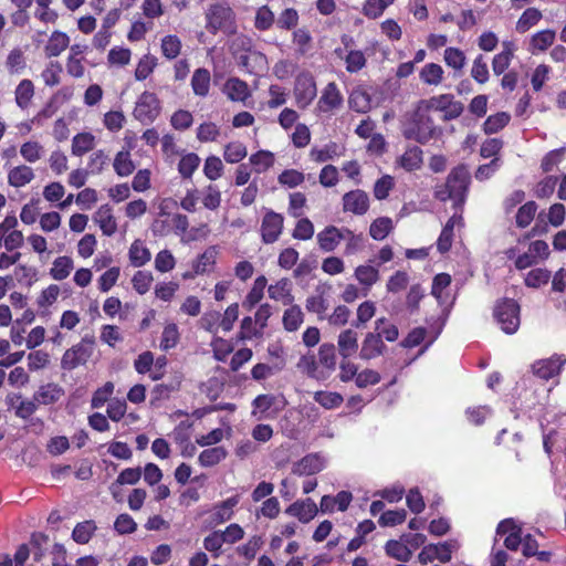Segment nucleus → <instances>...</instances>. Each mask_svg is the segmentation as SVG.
Wrapping results in <instances>:
<instances>
[{"mask_svg": "<svg viewBox=\"0 0 566 566\" xmlns=\"http://www.w3.org/2000/svg\"><path fill=\"white\" fill-rule=\"evenodd\" d=\"M193 93L198 96H207L210 87V73L207 69H197L191 78Z\"/></svg>", "mask_w": 566, "mask_h": 566, "instance_id": "obj_25", "label": "nucleus"}, {"mask_svg": "<svg viewBox=\"0 0 566 566\" xmlns=\"http://www.w3.org/2000/svg\"><path fill=\"white\" fill-rule=\"evenodd\" d=\"M265 286H266L265 276L261 275V276L256 277L253 283L252 289L245 296L243 306H247L249 310H251L254 305H256L263 297Z\"/></svg>", "mask_w": 566, "mask_h": 566, "instance_id": "obj_37", "label": "nucleus"}, {"mask_svg": "<svg viewBox=\"0 0 566 566\" xmlns=\"http://www.w3.org/2000/svg\"><path fill=\"white\" fill-rule=\"evenodd\" d=\"M387 346L384 340L379 338L375 332H369L365 335L359 352V357L363 360H370L385 354Z\"/></svg>", "mask_w": 566, "mask_h": 566, "instance_id": "obj_12", "label": "nucleus"}, {"mask_svg": "<svg viewBox=\"0 0 566 566\" xmlns=\"http://www.w3.org/2000/svg\"><path fill=\"white\" fill-rule=\"evenodd\" d=\"M274 23V13L268 6H262L255 13L254 27L260 31L269 30Z\"/></svg>", "mask_w": 566, "mask_h": 566, "instance_id": "obj_50", "label": "nucleus"}, {"mask_svg": "<svg viewBox=\"0 0 566 566\" xmlns=\"http://www.w3.org/2000/svg\"><path fill=\"white\" fill-rule=\"evenodd\" d=\"M7 69L11 74L21 73L25 67V60L20 49L12 50L6 62Z\"/></svg>", "mask_w": 566, "mask_h": 566, "instance_id": "obj_57", "label": "nucleus"}, {"mask_svg": "<svg viewBox=\"0 0 566 566\" xmlns=\"http://www.w3.org/2000/svg\"><path fill=\"white\" fill-rule=\"evenodd\" d=\"M369 209V197L367 192L355 189L343 196V210L356 216L365 214Z\"/></svg>", "mask_w": 566, "mask_h": 566, "instance_id": "obj_10", "label": "nucleus"}, {"mask_svg": "<svg viewBox=\"0 0 566 566\" xmlns=\"http://www.w3.org/2000/svg\"><path fill=\"white\" fill-rule=\"evenodd\" d=\"M501 165V159L495 157L489 164L479 166L474 174L475 179L479 181L490 179L500 169Z\"/></svg>", "mask_w": 566, "mask_h": 566, "instance_id": "obj_60", "label": "nucleus"}, {"mask_svg": "<svg viewBox=\"0 0 566 566\" xmlns=\"http://www.w3.org/2000/svg\"><path fill=\"white\" fill-rule=\"evenodd\" d=\"M462 221L461 216H452L443 227L437 242V248L441 253L448 252L452 245L453 229L455 223Z\"/></svg>", "mask_w": 566, "mask_h": 566, "instance_id": "obj_23", "label": "nucleus"}, {"mask_svg": "<svg viewBox=\"0 0 566 566\" xmlns=\"http://www.w3.org/2000/svg\"><path fill=\"white\" fill-rule=\"evenodd\" d=\"M510 119V114L505 112H500L494 115H490L483 124V130L488 135L495 134L502 128H504L509 124Z\"/></svg>", "mask_w": 566, "mask_h": 566, "instance_id": "obj_36", "label": "nucleus"}, {"mask_svg": "<svg viewBox=\"0 0 566 566\" xmlns=\"http://www.w3.org/2000/svg\"><path fill=\"white\" fill-rule=\"evenodd\" d=\"M343 96L335 82L328 83L322 92L317 103V109L322 113H328L340 107Z\"/></svg>", "mask_w": 566, "mask_h": 566, "instance_id": "obj_13", "label": "nucleus"}, {"mask_svg": "<svg viewBox=\"0 0 566 566\" xmlns=\"http://www.w3.org/2000/svg\"><path fill=\"white\" fill-rule=\"evenodd\" d=\"M95 338L93 335H85L82 340L69 348L62 356L61 367L65 370H73L84 365L93 355Z\"/></svg>", "mask_w": 566, "mask_h": 566, "instance_id": "obj_3", "label": "nucleus"}, {"mask_svg": "<svg viewBox=\"0 0 566 566\" xmlns=\"http://www.w3.org/2000/svg\"><path fill=\"white\" fill-rule=\"evenodd\" d=\"M549 276V271L545 269H534L527 273L525 284L530 287H539L548 282Z\"/></svg>", "mask_w": 566, "mask_h": 566, "instance_id": "obj_63", "label": "nucleus"}, {"mask_svg": "<svg viewBox=\"0 0 566 566\" xmlns=\"http://www.w3.org/2000/svg\"><path fill=\"white\" fill-rule=\"evenodd\" d=\"M542 19V12L536 8L526 9L516 22V31L525 33Z\"/></svg>", "mask_w": 566, "mask_h": 566, "instance_id": "obj_34", "label": "nucleus"}, {"mask_svg": "<svg viewBox=\"0 0 566 566\" xmlns=\"http://www.w3.org/2000/svg\"><path fill=\"white\" fill-rule=\"evenodd\" d=\"M223 165L219 157L210 156L206 159L203 172L210 180H217L222 175Z\"/></svg>", "mask_w": 566, "mask_h": 566, "instance_id": "obj_61", "label": "nucleus"}, {"mask_svg": "<svg viewBox=\"0 0 566 566\" xmlns=\"http://www.w3.org/2000/svg\"><path fill=\"white\" fill-rule=\"evenodd\" d=\"M399 164L407 171L419 169L422 164V150L417 146L408 148L399 158Z\"/></svg>", "mask_w": 566, "mask_h": 566, "instance_id": "obj_29", "label": "nucleus"}, {"mask_svg": "<svg viewBox=\"0 0 566 566\" xmlns=\"http://www.w3.org/2000/svg\"><path fill=\"white\" fill-rule=\"evenodd\" d=\"M345 61H346V70L349 73H356V72L360 71L366 64V59H365L364 53L358 50L349 51Z\"/></svg>", "mask_w": 566, "mask_h": 566, "instance_id": "obj_64", "label": "nucleus"}, {"mask_svg": "<svg viewBox=\"0 0 566 566\" xmlns=\"http://www.w3.org/2000/svg\"><path fill=\"white\" fill-rule=\"evenodd\" d=\"M228 455L227 450L223 447H213L203 450L198 458L201 467L209 468L220 463Z\"/></svg>", "mask_w": 566, "mask_h": 566, "instance_id": "obj_27", "label": "nucleus"}, {"mask_svg": "<svg viewBox=\"0 0 566 566\" xmlns=\"http://www.w3.org/2000/svg\"><path fill=\"white\" fill-rule=\"evenodd\" d=\"M565 360H562L559 356H553L547 359H541L532 365L534 375L541 379L548 380L554 376L558 375Z\"/></svg>", "mask_w": 566, "mask_h": 566, "instance_id": "obj_16", "label": "nucleus"}, {"mask_svg": "<svg viewBox=\"0 0 566 566\" xmlns=\"http://www.w3.org/2000/svg\"><path fill=\"white\" fill-rule=\"evenodd\" d=\"M471 76L480 84H484L489 80V69L482 54L478 55L471 69Z\"/></svg>", "mask_w": 566, "mask_h": 566, "instance_id": "obj_58", "label": "nucleus"}, {"mask_svg": "<svg viewBox=\"0 0 566 566\" xmlns=\"http://www.w3.org/2000/svg\"><path fill=\"white\" fill-rule=\"evenodd\" d=\"M200 164V158L195 153H189L181 157L178 164V171L184 178H191Z\"/></svg>", "mask_w": 566, "mask_h": 566, "instance_id": "obj_44", "label": "nucleus"}, {"mask_svg": "<svg viewBox=\"0 0 566 566\" xmlns=\"http://www.w3.org/2000/svg\"><path fill=\"white\" fill-rule=\"evenodd\" d=\"M234 45L243 50V53L237 54L235 59L240 66L245 69L249 73L258 74L266 69V56L255 50L251 49V40L245 36H239L234 41Z\"/></svg>", "mask_w": 566, "mask_h": 566, "instance_id": "obj_2", "label": "nucleus"}, {"mask_svg": "<svg viewBox=\"0 0 566 566\" xmlns=\"http://www.w3.org/2000/svg\"><path fill=\"white\" fill-rule=\"evenodd\" d=\"M128 255L130 263L136 268L145 265L151 258L150 251L140 240H135L132 243Z\"/></svg>", "mask_w": 566, "mask_h": 566, "instance_id": "obj_26", "label": "nucleus"}, {"mask_svg": "<svg viewBox=\"0 0 566 566\" xmlns=\"http://www.w3.org/2000/svg\"><path fill=\"white\" fill-rule=\"evenodd\" d=\"M314 400L325 409L337 408L344 401L342 395L331 391H316L314 394Z\"/></svg>", "mask_w": 566, "mask_h": 566, "instance_id": "obj_46", "label": "nucleus"}, {"mask_svg": "<svg viewBox=\"0 0 566 566\" xmlns=\"http://www.w3.org/2000/svg\"><path fill=\"white\" fill-rule=\"evenodd\" d=\"M153 280L150 272L137 271L132 279L133 287L138 294L143 295L149 291Z\"/></svg>", "mask_w": 566, "mask_h": 566, "instance_id": "obj_55", "label": "nucleus"}, {"mask_svg": "<svg viewBox=\"0 0 566 566\" xmlns=\"http://www.w3.org/2000/svg\"><path fill=\"white\" fill-rule=\"evenodd\" d=\"M64 395V389L56 384L50 382L40 386L38 391L33 395L34 401L41 405H51L61 399Z\"/></svg>", "mask_w": 566, "mask_h": 566, "instance_id": "obj_19", "label": "nucleus"}, {"mask_svg": "<svg viewBox=\"0 0 566 566\" xmlns=\"http://www.w3.org/2000/svg\"><path fill=\"white\" fill-rule=\"evenodd\" d=\"M181 50V42L177 35H166L161 40V51L163 54L169 59L172 60L177 57Z\"/></svg>", "mask_w": 566, "mask_h": 566, "instance_id": "obj_52", "label": "nucleus"}, {"mask_svg": "<svg viewBox=\"0 0 566 566\" xmlns=\"http://www.w3.org/2000/svg\"><path fill=\"white\" fill-rule=\"evenodd\" d=\"M324 469V460L317 453H311L295 462L292 473L298 476L313 475Z\"/></svg>", "mask_w": 566, "mask_h": 566, "instance_id": "obj_14", "label": "nucleus"}, {"mask_svg": "<svg viewBox=\"0 0 566 566\" xmlns=\"http://www.w3.org/2000/svg\"><path fill=\"white\" fill-rule=\"evenodd\" d=\"M284 224V217L273 210H266L261 223V237L265 244L279 240Z\"/></svg>", "mask_w": 566, "mask_h": 566, "instance_id": "obj_9", "label": "nucleus"}, {"mask_svg": "<svg viewBox=\"0 0 566 566\" xmlns=\"http://www.w3.org/2000/svg\"><path fill=\"white\" fill-rule=\"evenodd\" d=\"M537 210V205L535 201H527L523 206H521L516 213V226L518 228H526L532 220Z\"/></svg>", "mask_w": 566, "mask_h": 566, "instance_id": "obj_45", "label": "nucleus"}, {"mask_svg": "<svg viewBox=\"0 0 566 566\" xmlns=\"http://www.w3.org/2000/svg\"><path fill=\"white\" fill-rule=\"evenodd\" d=\"M394 229L392 220L388 217H380L374 220L369 227V234L374 240H384Z\"/></svg>", "mask_w": 566, "mask_h": 566, "instance_id": "obj_31", "label": "nucleus"}, {"mask_svg": "<svg viewBox=\"0 0 566 566\" xmlns=\"http://www.w3.org/2000/svg\"><path fill=\"white\" fill-rule=\"evenodd\" d=\"M223 156L226 161L235 164L247 156V148L242 143H230L226 146Z\"/></svg>", "mask_w": 566, "mask_h": 566, "instance_id": "obj_54", "label": "nucleus"}, {"mask_svg": "<svg viewBox=\"0 0 566 566\" xmlns=\"http://www.w3.org/2000/svg\"><path fill=\"white\" fill-rule=\"evenodd\" d=\"M494 317L502 331L514 334L520 327V305L512 298H504L494 307Z\"/></svg>", "mask_w": 566, "mask_h": 566, "instance_id": "obj_4", "label": "nucleus"}, {"mask_svg": "<svg viewBox=\"0 0 566 566\" xmlns=\"http://www.w3.org/2000/svg\"><path fill=\"white\" fill-rule=\"evenodd\" d=\"M359 348L358 345V334L352 328H347L337 337V349L342 358H349L357 353Z\"/></svg>", "mask_w": 566, "mask_h": 566, "instance_id": "obj_17", "label": "nucleus"}, {"mask_svg": "<svg viewBox=\"0 0 566 566\" xmlns=\"http://www.w3.org/2000/svg\"><path fill=\"white\" fill-rule=\"evenodd\" d=\"M437 127L433 118L429 115V111L417 104L411 116L410 126L403 130L407 139H413L420 144L428 143L434 137Z\"/></svg>", "mask_w": 566, "mask_h": 566, "instance_id": "obj_1", "label": "nucleus"}, {"mask_svg": "<svg viewBox=\"0 0 566 566\" xmlns=\"http://www.w3.org/2000/svg\"><path fill=\"white\" fill-rule=\"evenodd\" d=\"M375 334H378L380 339L385 338L387 342H395L399 336V331L396 325L381 317L375 322Z\"/></svg>", "mask_w": 566, "mask_h": 566, "instance_id": "obj_40", "label": "nucleus"}, {"mask_svg": "<svg viewBox=\"0 0 566 566\" xmlns=\"http://www.w3.org/2000/svg\"><path fill=\"white\" fill-rule=\"evenodd\" d=\"M355 277L360 284L370 287L379 280V271L371 265H359L355 270Z\"/></svg>", "mask_w": 566, "mask_h": 566, "instance_id": "obj_41", "label": "nucleus"}, {"mask_svg": "<svg viewBox=\"0 0 566 566\" xmlns=\"http://www.w3.org/2000/svg\"><path fill=\"white\" fill-rule=\"evenodd\" d=\"M73 270V260L70 256H59L54 260L50 271L51 276L56 281L66 279Z\"/></svg>", "mask_w": 566, "mask_h": 566, "instance_id": "obj_35", "label": "nucleus"}, {"mask_svg": "<svg viewBox=\"0 0 566 566\" xmlns=\"http://www.w3.org/2000/svg\"><path fill=\"white\" fill-rule=\"evenodd\" d=\"M454 96L452 94H441L439 96H433L429 99H421L418 102L422 108H426L430 112V109H436L442 112L447 108V105L450 104Z\"/></svg>", "mask_w": 566, "mask_h": 566, "instance_id": "obj_51", "label": "nucleus"}, {"mask_svg": "<svg viewBox=\"0 0 566 566\" xmlns=\"http://www.w3.org/2000/svg\"><path fill=\"white\" fill-rule=\"evenodd\" d=\"M394 178L389 175H385L379 178L374 186V196L378 200H384L389 196L390 190L394 188Z\"/></svg>", "mask_w": 566, "mask_h": 566, "instance_id": "obj_62", "label": "nucleus"}, {"mask_svg": "<svg viewBox=\"0 0 566 566\" xmlns=\"http://www.w3.org/2000/svg\"><path fill=\"white\" fill-rule=\"evenodd\" d=\"M348 237H354L350 230H339L334 226H329L317 234V242L323 251L332 252L336 249L342 240Z\"/></svg>", "mask_w": 566, "mask_h": 566, "instance_id": "obj_11", "label": "nucleus"}, {"mask_svg": "<svg viewBox=\"0 0 566 566\" xmlns=\"http://www.w3.org/2000/svg\"><path fill=\"white\" fill-rule=\"evenodd\" d=\"M448 187L454 197V207L461 208L467 199L469 186L471 182L470 172L464 165H459L453 168L447 178Z\"/></svg>", "mask_w": 566, "mask_h": 566, "instance_id": "obj_6", "label": "nucleus"}, {"mask_svg": "<svg viewBox=\"0 0 566 566\" xmlns=\"http://www.w3.org/2000/svg\"><path fill=\"white\" fill-rule=\"evenodd\" d=\"M348 104L353 111L365 114L371 109L373 98L366 88L358 86L352 91Z\"/></svg>", "mask_w": 566, "mask_h": 566, "instance_id": "obj_18", "label": "nucleus"}, {"mask_svg": "<svg viewBox=\"0 0 566 566\" xmlns=\"http://www.w3.org/2000/svg\"><path fill=\"white\" fill-rule=\"evenodd\" d=\"M317 88L314 77L310 73H302L295 80L294 96L296 105L304 109L316 97Z\"/></svg>", "mask_w": 566, "mask_h": 566, "instance_id": "obj_7", "label": "nucleus"}, {"mask_svg": "<svg viewBox=\"0 0 566 566\" xmlns=\"http://www.w3.org/2000/svg\"><path fill=\"white\" fill-rule=\"evenodd\" d=\"M207 30L216 34L219 30L226 32L234 31V12L226 4L216 3L210 6L207 14Z\"/></svg>", "mask_w": 566, "mask_h": 566, "instance_id": "obj_5", "label": "nucleus"}, {"mask_svg": "<svg viewBox=\"0 0 566 566\" xmlns=\"http://www.w3.org/2000/svg\"><path fill=\"white\" fill-rule=\"evenodd\" d=\"M250 163L258 172H262L273 166L274 155L269 150H260L250 157Z\"/></svg>", "mask_w": 566, "mask_h": 566, "instance_id": "obj_49", "label": "nucleus"}, {"mask_svg": "<svg viewBox=\"0 0 566 566\" xmlns=\"http://www.w3.org/2000/svg\"><path fill=\"white\" fill-rule=\"evenodd\" d=\"M15 103L17 105L25 109L30 105V102L34 95V85L30 80H22L15 88Z\"/></svg>", "mask_w": 566, "mask_h": 566, "instance_id": "obj_30", "label": "nucleus"}, {"mask_svg": "<svg viewBox=\"0 0 566 566\" xmlns=\"http://www.w3.org/2000/svg\"><path fill=\"white\" fill-rule=\"evenodd\" d=\"M34 178L31 167L21 165L12 168L8 175V182L10 186L20 188L29 184Z\"/></svg>", "mask_w": 566, "mask_h": 566, "instance_id": "obj_22", "label": "nucleus"}, {"mask_svg": "<svg viewBox=\"0 0 566 566\" xmlns=\"http://www.w3.org/2000/svg\"><path fill=\"white\" fill-rule=\"evenodd\" d=\"M96 528L94 521L77 523L73 530L72 537L78 544H86Z\"/></svg>", "mask_w": 566, "mask_h": 566, "instance_id": "obj_43", "label": "nucleus"}, {"mask_svg": "<svg viewBox=\"0 0 566 566\" xmlns=\"http://www.w3.org/2000/svg\"><path fill=\"white\" fill-rule=\"evenodd\" d=\"M318 361L328 370L336 368V346L333 343H324L318 349Z\"/></svg>", "mask_w": 566, "mask_h": 566, "instance_id": "obj_39", "label": "nucleus"}, {"mask_svg": "<svg viewBox=\"0 0 566 566\" xmlns=\"http://www.w3.org/2000/svg\"><path fill=\"white\" fill-rule=\"evenodd\" d=\"M114 170L120 177L129 176L135 170L129 151H119L114 159Z\"/></svg>", "mask_w": 566, "mask_h": 566, "instance_id": "obj_42", "label": "nucleus"}, {"mask_svg": "<svg viewBox=\"0 0 566 566\" xmlns=\"http://www.w3.org/2000/svg\"><path fill=\"white\" fill-rule=\"evenodd\" d=\"M443 73L441 65L428 63L421 69L419 77L424 84L437 86L442 82Z\"/></svg>", "mask_w": 566, "mask_h": 566, "instance_id": "obj_28", "label": "nucleus"}, {"mask_svg": "<svg viewBox=\"0 0 566 566\" xmlns=\"http://www.w3.org/2000/svg\"><path fill=\"white\" fill-rule=\"evenodd\" d=\"M94 136L91 133H80L73 137L72 154L83 156L94 148Z\"/></svg>", "mask_w": 566, "mask_h": 566, "instance_id": "obj_33", "label": "nucleus"}, {"mask_svg": "<svg viewBox=\"0 0 566 566\" xmlns=\"http://www.w3.org/2000/svg\"><path fill=\"white\" fill-rule=\"evenodd\" d=\"M317 511L315 502L312 499H306L291 504L285 513L296 517L302 523H308L316 516Z\"/></svg>", "mask_w": 566, "mask_h": 566, "instance_id": "obj_15", "label": "nucleus"}, {"mask_svg": "<svg viewBox=\"0 0 566 566\" xmlns=\"http://www.w3.org/2000/svg\"><path fill=\"white\" fill-rule=\"evenodd\" d=\"M159 101L154 93L144 92L135 106L134 116L143 124H149L159 115Z\"/></svg>", "mask_w": 566, "mask_h": 566, "instance_id": "obj_8", "label": "nucleus"}, {"mask_svg": "<svg viewBox=\"0 0 566 566\" xmlns=\"http://www.w3.org/2000/svg\"><path fill=\"white\" fill-rule=\"evenodd\" d=\"M69 43L70 38L66 33L54 31L44 48L45 55L48 57L59 56L69 46Z\"/></svg>", "mask_w": 566, "mask_h": 566, "instance_id": "obj_21", "label": "nucleus"}, {"mask_svg": "<svg viewBox=\"0 0 566 566\" xmlns=\"http://www.w3.org/2000/svg\"><path fill=\"white\" fill-rule=\"evenodd\" d=\"M94 220L98 223L102 232L105 235H113L117 230L116 220L112 213V208L108 205H103L95 212Z\"/></svg>", "mask_w": 566, "mask_h": 566, "instance_id": "obj_20", "label": "nucleus"}, {"mask_svg": "<svg viewBox=\"0 0 566 566\" xmlns=\"http://www.w3.org/2000/svg\"><path fill=\"white\" fill-rule=\"evenodd\" d=\"M226 92L231 101H245L249 96L248 84L239 78H230L226 83Z\"/></svg>", "mask_w": 566, "mask_h": 566, "instance_id": "obj_32", "label": "nucleus"}, {"mask_svg": "<svg viewBox=\"0 0 566 566\" xmlns=\"http://www.w3.org/2000/svg\"><path fill=\"white\" fill-rule=\"evenodd\" d=\"M303 312L298 305H293L284 312L283 325L289 332H295L303 323Z\"/></svg>", "mask_w": 566, "mask_h": 566, "instance_id": "obj_38", "label": "nucleus"}, {"mask_svg": "<svg viewBox=\"0 0 566 566\" xmlns=\"http://www.w3.org/2000/svg\"><path fill=\"white\" fill-rule=\"evenodd\" d=\"M386 554L399 562H409L412 556V551L406 545L405 542L389 539L385 545Z\"/></svg>", "mask_w": 566, "mask_h": 566, "instance_id": "obj_24", "label": "nucleus"}, {"mask_svg": "<svg viewBox=\"0 0 566 566\" xmlns=\"http://www.w3.org/2000/svg\"><path fill=\"white\" fill-rule=\"evenodd\" d=\"M157 65V59L150 54L144 55L135 70V78L137 81L146 80Z\"/></svg>", "mask_w": 566, "mask_h": 566, "instance_id": "obj_47", "label": "nucleus"}, {"mask_svg": "<svg viewBox=\"0 0 566 566\" xmlns=\"http://www.w3.org/2000/svg\"><path fill=\"white\" fill-rule=\"evenodd\" d=\"M444 62L455 71H461L465 64L464 53L457 48H447L443 54Z\"/></svg>", "mask_w": 566, "mask_h": 566, "instance_id": "obj_48", "label": "nucleus"}, {"mask_svg": "<svg viewBox=\"0 0 566 566\" xmlns=\"http://www.w3.org/2000/svg\"><path fill=\"white\" fill-rule=\"evenodd\" d=\"M555 32L552 30H543L532 36L531 45L535 50L545 51L553 44Z\"/></svg>", "mask_w": 566, "mask_h": 566, "instance_id": "obj_56", "label": "nucleus"}, {"mask_svg": "<svg viewBox=\"0 0 566 566\" xmlns=\"http://www.w3.org/2000/svg\"><path fill=\"white\" fill-rule=\"evenodd\" d=\"M203 206L209 210H216L221 203V191L216 185H209L203 190Z\"/></svg>", "mask_w": 566, "mask_h": 566, "instance_id": "obj_53", "label": "nucleus"}, {"mask_svg": "<svg viewBox=\"0 0 566 566\" xmlns=\"http://www.w3.org/2000/svg\"><path fill=\"white\" fill-rule=\"evenodd\" d=\"M179 340V332L176 324H168L161 335L160 347L168 350L177 345Z\"/></svg>", "mask_w": 566, "mask_h": 566, "instance_id": "obj_59", "label": "nucleus"}]
</instances>
